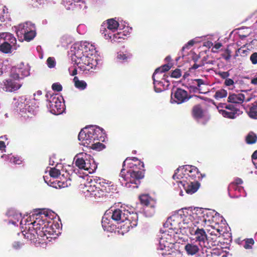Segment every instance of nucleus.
Returning a JSON list of instances; mask_svg holds the SVG:
<instances>
[{
  "label": "nucleus",
  "instance_id": "nucleus-55",
  "mask_svg": "<svg viewBox=\"0 0 257 257\" xmlns=\"http://www.w3.org/2000/svg\"><path fill=\"white\" fill-rule=\"evenodd\" d=\"M224 84L227 86H233L234 84V81L230 78H227L224 81Z\"/></svg>",
  "mask_w": 257,
  "mask_h": 257
},
{
  "label": "nucleus",
  "instance_id": "nucleus-34",
  "mask_svg": "<svg viewBox=\"0 0 257 257\" xmlns=\"http://www.w3.org/2000/svg\"><path fill=\"white\" fill-rule=\"evenodd\" d=\"M247 114L250 118L257 119V103L251 104L247 111Z\"/></svg>",
  "mask_w": 257,
  "mask_h": 257
},
{
  "label": "nucleus",
  "instance_id": "nucleus-5",
  "mask_svg": "<svg viewBox=\"0 0 257 257\" xmlns=\"http://www.w3.org/2000/svg\"><path fill=\"white\" fill-rule=\"evenodd\" d=\"M78 140L82 145L94 150L99 151L104 148L100 142L105 140L104 130L96 125L86 126L78 135Z\"/></svg>",
  "mask_w": 257,
  "mask_h": 257
},
{
  "label": "nucleus",
  "instance_id": "nucleus-49",
  "mask_svg": "<svg viewBox=\"0 0 257 257\" xmlns=\"http://www.w3.org/2000/svg\"><path fill=\"white\" fill-rule=\"evenodd\" d=\"M196 40V38L189 41L186 45H185L183 47L182 49L184 50L185 49H189L191 46H192L194 44V43L197 42Z\"/></svg>",
  "mask_w": 257,
  "mask_h": 257
},
{
  "label": "nucleus",
  "instance_id": "nucleus-2",
  "mask_svg": "<svg viewBox=\"0 0 257 257\" xmlns=\"http://www.w3.org/2000/svg\"><path fill=\"white\" fill-rule=\"evenodd\" d=\"M95 46L87 41L77 42L70 48L71 60L83 71L96 69L100 60L96 56Z\"/></svg>",
  "mask_w": 257,
  "mask_h": 257
},
{
  "label": "nucleus",
  "instance_id": "nucleus-58",
  "mask_svg": "<svg viewBox=\"0 0 257 257\" xmlns=\"http://www.w3.org/2000/svg\"><path fill=\"white\" fill-rule=\"evenodd\" d=\"M233 183H235L236 185L238 186V185L241 184L243 181L240 178H237L235 179L234 182Z\"/></svg>",
  "mask_w": 257,
  "mask_h": 257
},
{
  "label": "nucleus",
  "instance_id": "nucleus-15",
  "mask_svg": "<svg viewBox=\"0 0 257 257\" xmlns=\"http://www.w3.org/2000/svg\"><path fill=\"white\" fill-rule=\"evenodd\" d=\"M165 230L161 229V234L159 235V245L158 246L159 253L162 255L163 252L167 253L169 251V245L173 244V238L175 236V232L165 228Z\"/></svg>",
  "mask_w": 257,
  "mask_h": 257
},
{
  "label": "nucleus",
  "instance_id": "nucleus-29",
  "mask_svg": "<svg viewBox=\"0 0 257 257\" xmlns=\"http://www.w3.org/2000/svg\"><path fill=\"white\" fill-rule=\"evenodd\" d=\"M244 99V95L242 93L231 94L228 97V101L232 103H241Z\"/></svg>",
  "mask_w": 257,
  "mask_h": 257
},
{
  "label": "nucleus",
  "instance_id": "nucleus-21",
  "mask_svg": "<svg viewBox=\"0 0 257 257\" xmlns=\"http://www.w3.org/2000/svg\"><path fill=\"white\" fill-rule=\"evenodd\" d=\"M62 4L67 10L84 11L87 8L84 0H62Z\"/></svg>",
  "mask_w": 257,
  "mask_h": 257
},
{
  "label": "nucleus",
  "instance_id": "nucleus-35",
  "mask_svg": "<svg viewBox=\"0 0 257 257\" xmlns=\"http://www.w3.org/2000/svg\"><path fill=\"white\" fill-rule=\"evenodd\" d=\"M2 158L15 164L19 165L22 163V161L19 158L14 157L11 155H3L2 156Z\"/></svg>",
  "mask_w": 257,
  "mask_h": 257
},
{
  "label": "nucleus",
  "instance_id": "nucleus-24",
  "mask_svg": "<svg viewBox=\"0 0 257 257\" xmlns=\"http://www.w3.org/2000/svg\"><path fill=\"white\" fill-rule=\"evenodd\" d=\"M204 248L198 243L190 240L189 242L185 244L184 250L187 255L192 256L197 255Z\"/></svg>",
  "mask_w": 257,
  "mask_h": 257
},
{
  "label": "nucleus",
  "instance_id": "nucleus-53",
  "mask_svg": "<svg viewBox=\"0 0 257 257\" xmlns=\"http://www.w3.org/2000/svg\"><path fill=\"white\" fill-rule=\"evenodd\" d=\"M68 70L70 74L72 76H74L77 74V68L75 66L69 67Z\"/></svg>",
  "mask_w": 257,
  "mask_h": 257
},
{
  "label": "nucleus",
  "instance_id": "nucleus-44",
  "mask_svg": "<svg viewBox=\"0 0 257 257\" xmlns=\"http://www.w3.org/2000/svg\"><path fill=\"white\" fill-rule=\"evenodd\" d=\"M10 67L7 65L5 64L3 62L0 61V76L3 74H6Z\"/></svg>",
  "mask_w": 257,
  "mask_h": 257
},
{
  "label": "nucleus",
  "instance_id": "nucleus-42",
  "mask_svg": "<svg viewBox=\"0 0 257 257\" xmlns=\"http://www.w3.org/2000/svg\"><path fill=\"white\" fill-rule=\"evenodd\" d=\"M132 56V55L127 52L125 53L122 52H119L117 54V58L118 59L121 61H126L127 59H130Z\"/></svg>",
  "mask_w": 257,
  "mask_h": 257
},
{
  "label": "nucleus",
  "instance_id": "nucleus-54",
  "mask_svg": "<svg viewBox=\"0 0 257 257\" xmlns=\"http://www.w3.org/2000/svg\"><path fill=\"white\" fill-rule=\"evenodd\" d=\"M23 243H21L19 241H15L13 243V247L16 249H18L20 248L23 246Z\"/></svg>",
  "mask_w": 257,
  "mask_h": 257
},
{
  "label": "nucleus",
  "instance_id": "nucleus-43",
  "mask_svg": "<svg viewBox=\"0 0 257 257\" xmlns=\"http://www.w3.org/2000/svg\"><path fill=\"white\" fill-rule=\"evenodd\" d=\"M227 95V92L226 90L222 89L216 91L214 97L216 99L218 100L226 97Z\"/></svg>",
  "mask_w": 257,
  "mask_h": 257
},
{
  "label": "nucleus",
  "instance_id": "nucleus-52",
  "mask_svg": "<svg viewBox=\"0 0 257 257\" xmlns=\"http://www.w3.org/2000/svg\"><path fill=\"white\" fill-rule=\"evenodd\" d=\"M250 60L253 64H257V52H254L251 55Z\"/></svg>",
  "mask_w": 257,
  "mask_h": 257
},
{
  "label": "nucleus",
  "instance_id": "nucleus-37",
  "mask_svg": "<svg viewBox=\"0 0 257 257\" xmlns=\"http://www.w3.org/2000/svg\"><path fill=\"white\" fill-rule=\"evenodd\" d=\"M210 253L211 257H226L225 252L221 248H214Z\"/></svg>",
  "mask_w": 257,
  "mask_h": 257
},
{
  "label": "nucleus",
  "instance_id": "nucleus-3",
  "mask_svg": "<svg viewBox=\"0 0 257 257\" xmlns=\"http://www.w3.org/2000/svg\"><path fill=\"white\" fill-rule=\"evenodd\" d=\"M119 181L126 188H137L144 177V164L137 158H127L123 162Z\"/></svg>",
  "mask_w": 257,
  "mask_h": 257
},
{
  "label": "nucleus",
  "instance_id": "nucleus-31",
  "mask_svg": "<svg viewBox=\"0 0 257 257\" xmlns=\"http://www.w3.org/2000/svg\"><path fill=\"white\" fill-rule=\"evenodd\" d=\"M10 19L8 9L5 6H2L0 8V21L4 22L7 21H10Z\"/></svg>",
  "mask_w": 257,
  "mask_h": 257
},
{
  "label": "nucleus",
  "instance_id": "nucleus-22",
  "mask_svg": "<svg viewBox=\"0 0 257 257\" xmlns=\"http://www.w3.org/2000/svg\"><path fill=\"white\" fill-rule=\"evenodd\" d=\"M140 200L142 204L146 206L144 209L145 215L148 217H151L155 213L154 202L147 194H143L140 196Z\"/></svg>",
  "mask_w": 257,
  "mask_h": 257
},
{
  "label": "nucleus",
  "instance_id": "nucleus-33",
  "mask_svg": "<svg viewBox=\"0 0 257 257\" xmlns=\"http://www.w3.org/2000/svg\"><path fill=\"white\" fill-rule=\"evenodd\" d=\"M233 191H238V192H241L242 191H243V189L242 187L236 185L235 183H231L229 184L228 187V194L231 198L238 197V195H237L234 196H231V193Z\"/></svg>",
  "mask_w": 257,
  "mask_h": 257
},
{
  "label": "nucleus",
  "instance_id": "nucleus-64",
  "mask_svg": "<svg viewBox=\"0 0 257 257\" xmlns=\"http://www.w3.org/2000/svg\"><path fill=\"white\" fill-rule=\"evenodd\" d=\"M0 140H2V141H4V140H8V138H7V136H1L0 137Z\"/></svg>",
  "mask_w": 257,
  "mask_h": 257
},
{
  "label": "nucleus",
  "instance_id": "nucleus-8",
  "mask_svg": "<svg viewBox=\"0 0 257 257\" xmlns=\"http://www.w3.org/2000/svg\"><path fill=\"white\" fill-rule=\"evenodd\" d=\"M204 227L203 225L194 223L192 221L190 224H189L188 228L184 232L187 235H190L191 240L198 243L204 248L210 247Z\"/></svg>",
  "mask_w": 257,
  "mask_h": 257
},
{
  "label": "nucleus",
  "instance_id": "nucleus-59",
  "mask_svg": "<svg viewBox=\"0 0 257 257\" xmlns=\"http://www.w3.org/2000/svg\"><path fill=\"white\" fill-rule=\"evenodd\" d=\"M5 148H6V145L5 144L4 141L1 140L0 141V150H2L3 149H5Z\"/></svg>",
  "mask_w": 257,
  "mask_h": 257
},
{
  "label": "nucleus",
  "instance_id": "nucleus-60",
  "mask_svg": "<svg viewBox=\"0 0 257 257\" xmlns=\"http://www.w3.org/2000/svg\"><path fill=\"white\" fill-rule=\"evenodd\" d=\"M205 46H207V47H210L211 46H213V44L212 42H210V41H207L205 43Z\"/></svg>",
  "mask_w": 257,
  "mask_h": 257
},
{
  "label": "nucleus",
  "instance_id": "nucleus-36",
  "mask_svg": "<svg viewBox=\"0 0 257 257\" xmlns=\"http://www.w3.org/2000/svg\"><path fill=\"white\" fill-rule=\"evenodd\" d=\"M75 86L79 89L84 90L86 88L87 83L84 80H80L76 76L73 79Z\"/></svg>",
  "mask_w": 257,
  "mask_h": 257
},
{
  "label": "nucleus",
  "instance_id": "nucleus-48",
  "mask_svg": "<svg viewBox=\"0 0 257 257\" xmlns=\"http://www.w3.org/2000/svg\"><path fill=\"white\" fill-rule=\"evenodd\" d=\"M254 243V241L252 239H247L245 240L244 244V248L249 249L251 248V245Z\"/></svg>",
  "mask_w": 257,
  "mask_h": 257
},
{
  "label": "nucleus",
  "instance_id": "nucleus-50",
  "mask_svg": "<svg viewBox=\"0 0 257 257\" xmlns=\"http://www.w3.org/2000/svg\"><path fill=\"white\" fill-rule=\"evenodd\" d=\"M181 76V70L179 69H176L174 71H173L171 74V77L178 78H179Z\"/></svg>",
  "mask_w": 257,
  "mask_h": 257
},
{
  "label": "nucleus",
  "instance_id": "nucleus-40",
  "mask_svg": "<svg viewBox=\"0 0 257 257\" xmlns=\"http://www.w3.org/2000/svg\"><path fill=\"white\" fill-rule=\"evenodd\" d=\"M161 257H183V254L179 251L174 250L168 253L163 252Z\"/></svg>",
  "mask_w": 257,
  "mask_h": 257
},
{
  "label": "nucleus",
  "instance_id": "nucleus-13",
  "mask_svg": "<svg viewBox=\"0 0 257 257\" xmlns=\"http://www.w3.org/2000/svg\"><path fill=\"white\" fill-rule=\"evenodd\" d=\"M75 165L79 169H83L87 172L85 174H91L97 169V165L91 155L82 152L77 154L74 157Z\"/></svg>",
  "mask_w": 257,
  "mask_h": 257
},
{
  "label": "nucleus",
  "instance_id": "nucleus-61",
  "mask_svg": "<svg viewBox=\"0 0 257 257\" xmlns=\"http://www.w3.org/2000/svg\"><path fill=\"white\" fill-rule=\"evenodd\" d=\"M251 83L254 85H257V77L251 79Z\"/></svg>",
  "mask_w": 257,
  "mask_h": 257
},
{
  "label": "nucleus",
  "instance_id": "nucleus-14",
  "mask_svg": "<svg viewBox=\"0 0 257 257\" xmlns=\"http://www.w3.org/2000/svg\"><path fill=\"white\" fill-rule=\"evenodd\" d=\"M46 97L47 106L51 113L59 115L63 112L65 109V105L62 96L56 94L47 93Z\"/></svg>",
  "mask_w": 257,
  "mask_h": 257
},
{
  "label": "nucleus",
  "instance_id": "nucleus-26",
  "mask_svg": "<svg viewBox=\"0 0 257 257\" xmlns=\"http://www.w3.org/2000/svg\"><path fill=\"white\" fill-rule=\"evenodd\" d=\"M181 185L185 190L186 193L189 194H192L195 193L199 188L200 184L197 181H191L184 182V183H178V185ZM180 187V186H179Z\"/></svg>",
  "mask_w": 257,
  "mask_h": 257
},
{
  "label": "nucleus",
  "instance_id": "nucleus-25",
  "mask_svg": "<svg viewBox=\"0 0 257 257\" xmlns=\"http://www.w3.org/2000/svg\"><path fill=\"white\" fill-rule=\"evenodd\" d=\"M30 67L28 64H24L23 63H21L17 67H12L11 72L12 75H16L17 73H19L20 79L23 77L27 76L30 74Z\"/></svg>",
  "mask_w": 257,
  "mask_h": 257
},
{
  "label": "nucleus",
  "instance_id": "nucleus-9",
  "mask_svg": "<svg viewBox=\"0 0 257 257\" xmlns=\"http://www.w3.org/2000/svg\"><path fill=\"white\" fill-rule=\"evenodd\" d=\"M220 214L214 210L198 208L191 213L192 221L206 227L209 226L214 218L219 217Z\"/></svg>",
  "mask_w": 257,
  "mask_h": 257
},
{
  "label": "nucleus",
  "instance_id": "nucleus-47",
  "mask_svg": "<svg viewBox=\"0 0 257 257\" xmlns=\"http://www.w3.org/2000/svg\"><path fill=\"white\" fill-rule=\"evenodd\" d=\"M77 31L79 34L81 35L84 34L86 31V26L84 24H80L77 27Z\"/></svg>",
  "mask_w": 257,
  "mask_h": 257
},
{
  "label": "nucleus",
  "instance_id": "nucleus-23",
  "mask_svg": "<svg viewBox=\"0 0 257 257\" xmlns=\"http://www.w3.org/2000/svg\"><path fill=\"white\" fill-rule=\"evenodd\" d=\"M187 92L181 88H177L172 94L171 101L172 103L181 104L189 100Z\"/></svg>",
  "mask_w": 257,
  "mask_h": 257
},
{
  "label": "nucleus",
  "instance_id": "nucleus-17",
  "mask_svg": "<svg viewBox=\"0 0 257 257\" xmlns=\"http://www.w3.org/2000/svg\"><path fill=\"white\" fill-rule=\"evenodd\" d=\"M125 26L121 25L115 19H110L104 22L101 25L100 32L103 37L105 39L111 38V36L118 30H121L124 28Z\"/></svg>",
  "mask_w": 257,
  "mask_h": 257
},
{
  "label": "nucleus",
  "instance_id": "nucleus-51",
  "mask_svg": "<svg viewBox=\"0 0 257 257\" xmlns=\"http://www.w3.org/2000/svg\"><path fill=\"white\" fill-rule=\"evenodd\" d=\"M52 88L53 90L60 91L62 89V85L59 83H54L52 85Z\"/></svg>",
  "mask_w": 257,
  "mask_h": 257
},
{
  "label": "nucleus",
  "instance_id": "nucleus-12",
  "mask_svg": "<svg viewBox=\"0 0 257 257\" xmlns=\"http://www.w3.org/2000/svg\"><path fill=\"white\" fill-rule=\"evenodd\" d=\"M14 29L20 42H23L24 40L29 42L36 36L35 26L30 22H26L15 26Z\"/></svg>",
  "mask_w": 257,
  "mask_h": 257
},
{
  "label": "nucleus",
  "instance_id": "nucleus-7",
  "mask_svg": "<svg viewBox=\"0 0 257 257\" xmlns=\"http://www.w3.org/2000/svg\"><path fill=\"white\" fill-rule=\"evenodd\" d=\"M192 221L191 213L185 214L182 212L175 213L169 217L164 224V228H169L176 234H185L189 224Z\"/></svg>",
  "mask_w": 257,
  "mask_h": 257
},
{
  "label": "nucleus",
  "instance_id": "nucleus-62",
  "mask_svg": "<svg viewBox=\"0 0 257 257\" xmlns=\"http://www.w3.org/2000/svg\"><path fill=\"white\" fill-rule=\"evenodd\" d=\"M252 161H253V160L254 159V158H257V150L255 151L253 154L252 155Z\"/></svg>",
  "mask_w": 257,
  "mask_h": 257
},
{
  "label": "nucleus",
  "instance_id": "nucleus-1",
  "mask_svg": "<svg viewBox=\"0 0 257 257\" xmlns=\"http://www.w3.org/2000/svg\"><path fill=\"white\" fill-rule=\"evenodd\" d=\"M7 215L9 218V223L18 225L20 221L21 227L24 229L21 233L26 239L36 241L37 238H42V241L53 238L50 236L54 235L52 228L54 213L51 211L43 210L39 213L33 214L30 216V220L28 218L23 220L21 214L13 210L8 211Z\"/></svg>",
  "mask_w": 257,
  "mask_h": 257
},
{
  "label": "nucleus",
  "instance_id": "nucleus-45",
  "mask_svg": "<svg viewBox=\"0 0 257 257\" xmlns=\"http://www.w3.org/2000/svg\"><path fill=\"white\" fill-rule=\"evenodd\" d=\"M47 65L50 68H54L56 66V61L53 57H49L47 60Z\"/></svg>",
  "mask_w": 257,
  "mask_h": 257
},
{
  "label": "nucleus",
  "instance_id": "nucleus-46",
  "mask_svg": "<svg viewBox=\"0 0 257 257\" xmlns=\"http://www.w3.org/2000/svg\"><path fill=\"white\" fill-rule=\"evenodd\" d=\"M171 65H170L169 64H167L162 66L160 67L157 68L156 69L158 71H161L163 73H164V72L168 71L171 68Z\"/></svg>",
  "mask_w": 257,
  "mask_h": 257
},
{
  "label": "nucleus",
  "instance_id": "nucleus-28",
  "mask_svg": "<svg viewBox=\"0 0 257 257\" xmlns=\"http://www.w3.org/2000/svg\"><path fill=\"white\" fill-rule=\"evenodd\" d=\"M155 91L156 92H161L165 90L169 85L168 80H161L159 82H153Z\"/></svg>",
  "mask_w": 257,
  "mask_h": 257
},
{
  "label": "nucleus",
  "instance_id": "nucleus-27",
  "mask_svg": "<svg viewBox=\"0 0 257 257\" xmlns=\"http://www.w3.org/2000/svg\"><path fill=\"white\" fill-rule=\"evenodd\" d=\"M193 117L200 123H204L202 119L205 117V112L199 105L194 106L192 110Z\"/></svg>",
  "mask_w": 257,
  "mask_h": 257
},
{
  "label": "nucleus",
  "instance_id": "nucleus-11",
  "mask_svg": "<svg viewBox=\"0 0 257 257\" xmlns=\"http://www.w3.org/2000/svg\"><path fill=\"white\" fill-rule=\"evenodd\" d=\"M39 102L34 98H21L17 106L21 114L24 117H31L38 111Z\"/></svg>",
  "mask_w": 257,
  "mask_h": 257
},
{
  "label": "nucleus",
  "instance_id": "nucleus-4",
  "mask_svg": "<svg viewBox=\"0 0 257 257\" xmlns=\"http://www.w3.org/2000/svg\"><path fill=\"white\" fill-rule=\"evenodd\" d=\"M111 216L112 220L117 223L124 222L123 228L128 231L130 228H133L137 225L138 215L137 213H132L124 207L119 208L112 209L107 211L102 218V226L104 230L110 231L111 229V221L109 218Z\"/></svg>",
  "mask_w": 257,
  "mask_h": 257
},
{
  "label": "nucleus",
  "instance_id": "nucleus-18",
  "mask_svg": "<svg viewBox=\"0 0 257 257\" xmlns=\"http://www.w3.org/2000/svg\"><path fill=\"white\" fill-rule=\"evenodd\" d=\"M217 108L219 113L223 117L230 119H234L242 113V111L236 108L233 104L220 103Z\"/></svg>",
  "mask_w": 257,
  "mask_h": 257
},
{
  "label": "nucleus",
  "instance_id": "nucleus-20",
  "mask_svg": "<svg viewBox=\"0 0 257 257\" xmlns=\"http://www.w3.org/2000/svg\"><path fill=\"white\" fill-rule=\"evenodd\" d=\"M19 75V73H17L16 75L12 76L11 72L10 78L3 82L4 86H3V89L9 92L15 91L19 89L22 85L19 81L20 79Z\"/></svg>",
  "mask_w": 257,
  "mask_h": 257
},
{
  "label": "nucleus",
  "instance_id": "nucleus-56",
  "mask_svg": "<svg viewBox=\"0 0 257 257\" xmlns=\"http://www.w3.org/2000/svg\"><path fill=\"white\" fill-rule=\"evenodd\" d=\"M222 46V44L220 43H217L215 44L212 48L213 52H217V50L221 48Z\"/></svg>",
  "mask_w": 257,
  "mask_h": 257
},
{
  "label": "nucleus",
  "instance_id": "nucleus-19",
  "mask_svg": "<svg viewBox=\"0 0 257 257\" xmlns=\"http://www.w3.org/2000/svg\"><path fill=\"white\" fill-rule=\"evenodd\" d=\"M189 91L194 93H206L208 92V83L206 80L195 79L188 84Z\"/></svg>",
  "mask_w": 257,
  "mask_h": 257
},
{
  "label": "nucleus",
  "instance_id": "nucleus-16",
  "mask_svg": "<svg viewBox=\"0 0 257 257\" xmlns=\"http://www.w3.org/2000/svg\"><path fill=\"white\" fill-rule=\"evenodd\" d=\"M16 42L13 34L7 32L0 33V51L4 53H11L19 47Z\"/></svg>",
  "mask_w": 257,
  "mask_h": 257
},
{
  "label": "nucleus",
  "instance_id": "nucleus-38",
  "mask_svg": "<svg viewBox=\"0 0 257 257\" xmlns=\"http://www.w3.org/2000/svg\"><path fill=\"white\" fill-rule=\"evenodd\" d=\"M126 35V34H122L121 32L116 31L111 36V38H109V39H106L110 40L111 42H119V39H124L123 37Z\"/></svg>",
  "mask_w": 257,
  "mask_h": 257
},
{
  "label": "nucleus",
  "instance_id": "nucleus-6",
  "mask_svg": "<svg viewBox=\"0 0 257 257\" xmlns=\"http://www.w3.org/2000/svg\"><path fill=\"white\" fill-rule=\"evenodd\" d=\"M115 190L112 182L98 178L95 182L87 184L83 188V192L86 197L94 198L96 201H101L106 194Z\"/></svg>",
  "mask_w": 257,
  "mask_h": 257
},
{
  "label": "nucleus",
  "instance_id": "nucleus-39",
  "mask_svg": "<svg viewBox=\"0 0 257 257\" xmlns=\"http://www.w3.org/2000/svg\"><path fill=\"white\" fill-rule=\"evenodd\" d=\"M245 141L248 144H253L257 141V136L253 132H249L246 137Z\"/></svg>",
  "mask_w": 257,
  "mask_h": 257
},
{
  "label": "nucleus",
  "instance_id": "nucleus-63",
  "mask_svg": "<svg viewBox=\"0 0 257 257\" xmlns=\"http://www.w3.org/2000/svg\"><path fill=\"white\" fill-rule=\"evenodd\" d=\"M252 163L255 166V168L257 169V158H254V159L253 160Z\"/></svg>",
  "mask_w": 257,
  "mask_h": 257
},
{
  "label": "nucleus",
  "instance_id": "nucleus-41",
  "mask_svg": "<svg viewBox=\"0 0 257 257\" xmlns=\"http://www.w3.org/2000/svg\"><path fill=\"white\" fill-rule=\"evenodd\" d=\"M56 167L51 168L49 170V175L53 178H58L60 175L61 174V172L60 170L58 168L59 167V165H57Z\"/></svg>",
  "mask_w": 257,
  "mask_h": 257
},
{
  "label": "nucleus",
  "instance_id": "nucleus-32",
  "mask_svg": "<svg viewBox=\"0 0 257 257\" xmlns=\"http://www.w3.org/2000/svg\"><path fill=\"white\" fill-rule=\"evenodd\" d=\"M166 77V76L165 74L163 73L157 69L155 70L152 76L153 82H159V81L161 80H167Z\"/></svg>",
  "mask_w": 257,
  "mask_h": 257
},
{
  "label": "nucleus",
  "instance_id": "nucleus-57",
  "mask_svg": "<svg viewBox=\"0 0 257 257\" xmlns=\"http://www.w3.org/2000/svg\"><path fill=\"white\" fill-rule=\"evenodd\" d=\"M220 76L223 78H226L229 76V73L228 72H223L220 73Z\"/></svg>",
  "mask_w": 257,
  "mask_h": 257
},
{
  "label": "nucleus",
  "instance_id": "nucleus-30",
  "mask_svg": "<svg viewBox=\"0 0 257 257\" xmlns=\"http://www.w3.org/2000/svg\"><path fill=\"white\" fill-rule=\"evenodd\" d=\"M205 230L207 231L208 233L212 236L211 239L216 240L217 237H219L221 234L220 230L219 229H216L212 225L206 226L204 227Z\"/></svg>",
  "mask_w": 257,
  "mask_h": 257
},
{
  "label": "nucleus",
  "instance_id": "nucleus-10",
  "mask_svg": "<svg viewBox=\"0 0 257 257\" xmlns=\"http://www.w3.org/2000/svg\"><path fill=\"white\" fill-rule=\"evenodd\" d=\"M198 174V169L191 165H185L179 167L173 176V179L177 183H184L187 181H196Z\"/></svg>",
  "mask_w": 257,
  "mask_h": 257
}]
</instances>
